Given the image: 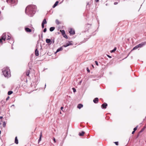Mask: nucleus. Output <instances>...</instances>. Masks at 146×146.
<instances>
[{
  "mask_svg": "<svg viewBox=\"0 0 146 146\" xmlns=\"http://www.w3.org/2000/svg\"><path fill=\"white\" fill-rule=\"evenodd\" d=\"M98 101V98H95L93 100V102L95 103H97Z\"/></svg>",
  "mask_w": 146,
  "mask_h": 146,
  "instance_id": "nucleus-11",
  "label": "nucleus"
},
{
  "mask_svg": "<svg viewBox=\"0 0 146 146\" xmlns=\"http://www.w3.org/2000/svg\"><path fill=\"white\" fill-rule=\"evenodd\" d=\"M116 47H115V48H113V50H111V53L113 52L116 51Z\"/></svg>",
  "mask_w": 146,
  "mask_h": 146,
  "instance_id": "nucleus-25",
  "label": "nucleus"
},
{
  "mask_svg": "<svg viewBox=\"0 0 146 146\" xmlns=\"http://www.w3.org/2000/svg\"><path fill=\"white\" fill-rule=\"evenodd\" d=\"M43 31L44 33L46 32V28H44Z\"/></svg>",
  "mask_w": 146,
  "mask_h": 146,
  "instance_id": "nucleus-37",
  "label": "nucleus"
},
{
  "mask_svg": "<svg viewBox=\"0 0 146 146\" xmlns=\"http://www.w3.org/2000/svg\"><path fill=\"white\" fill-rule=\"evenodd\" d=\"M63 36L65 38H68V37L66 35V34H64V35H63Z\"/></svg>",
  "mask_w": 146,
  "mask_h": 146,
  "instance_id": "nucleus-28",
  "label": "nucleus"
},
{
  "mask_svg": "<svg viewBox=\"0 0 146 146\" xmlns=\"http://www.w3.org/2000/svg\"><path fill=\"white\" fill-rule=\"evenodd\" d=\"M8 37L7 39V40H11V37L9 36V35H7Z\"/></svg>",
  "mask_w": 146,
  "mask_h": 146,
  "instance_id": "nucleus-30",
  "label": "nucleus"
},
{
  "mask_svg": "<svg viewBox=\"0 0 146 146\" xmlns=\"http://www.w3.org/2000/svg\"><path fill=\"white\" fill-rule=\"evenodd\" d=\"M92 66L94 68V66L93 65H92Z\"/></svg>",
  "mask_w": 146,
  "mask_h": 146,
  "instance_id": "nucleus-53",
  "label": "nucleus"
},
{
  "mask_svg": "<svg viewBox=\"0 0 146 146\" xmlns=\"http://www.w3.org/2000/svg\"><path fill=\"white\" fill-rule=\"evenodd\" d=\"M87 70L88 72H90V70L88 68H87Z\"/></svg>",
  "mask_w": 146,
  "mask_h": 146,
  "instance_id": "nucleus-41",
  "label": "nucleus"
},
{
  "mask_svg": "<svg viewBox=\"0 0 146 146\" xmlns=\"http://www.w3.org/2000/svg\"><path fill=\"white\" fill-rule=\"evenodd\" d=\"M139 48V47L138 45H137L136 46H135V47H134L133 48L132 50L137 49Z\"/></svg>",
  "mask_w": 146,
  "mask_h": 146,
  "instance_id": "nucleus-21",
  "label": "nucleus"
},
{
  "mask_svg": "<svg viewBox=\"0 0 146 146\" xmlns=\"http://www.w3.org/2000/svg\"><path fill=\"white\" fill-rule=\"evenodd\" d=\"M114 143L117 145H118V142H114Z\"/></svg>",
  "mask_w": 146,
  "mask_h": 146,
  "instance_id": "nucleus-35",
  "label": "nucleus"
},
{
  "mask_svg": "<svg viewBox=\"0 0 146 146\" xmlns=\"http://www.w3.org/2000/svg\"><path fill=\"white\" fill-rule=\"evenodd\" d=\"M6 123H5V121H4L3 122V127H5V126H6Z\"/></svg>",
  "mask_w": 146,
  "mask_h": 146,
  "instance_id": "nucleus-33",
  "label": "nucleus"
},
{
  "mask_svg": "<svg viewBox=\"0 0 146 146\" xmlns=\"http://www.w3.org/2000/svg\"><path fill=\"white\" fill-rule=\"evenodd\" d=\"M59 2L58 1H56L55 2L54 4L53 5L52 7L53 8H55L58 4Z\"/></svg>",
  "mask_w": 146,
  "mask_h": 146,
  "instance_id": "nucleus-13",
  "label": "nucleus"
},
{
  "mask_svg": "<svg viewBox=\"0 0 146 146\" xmlns=\"http://www.w3.org/2000/svg\"><path fill=\"white\" fill-rule=\"evenodd\" d=\"M95 62L96 64V65H97L98 66V62L97 61H95Z\"/></svg>",
  "mask_w": 146,
  "mask_h": 146,
  "instance_id": "nucleus-38",
  "label": "nucleus"
},
{
  "mask_svg": "<svg viewBox=\"0 0 146 146\" xmlns=\"http://www.w3.org/2000/svg\"><path fill=\"white\" fill-rule=\"evenodd\" d=\"M135 131H134L133 130V131L132 132V134H133L134 133H135Z\"/></svg>",
  "mask_w": 146,
  "mask_h": 146,
  "instance_id": "nucleus-45",
  "label": "nucleus"
},
{
  "mask_svg": "<svg viewBox=\"0 0 146 146\" xmlns=\"http://www.w3.org/2000/svg\"><path fill=\"white\" fill-rule=\"evenodd\" d=\"M72 89L74 92H75L76 91V89L74 88H72Z\"/></svg>",
  "mask_w": 146,
  "mask_h": 146,
  "instance_id": "nucleus-34",
  "label": "nucleus"
},
{
  "mask_svg": "<svg viewBox=\"0 0 146 146\" xmlns=\"http://www.w3.org/2000/svg\"><path fill=\"white\" fill-rule=\"evenodd\" d=\"M54 40L53 41V43H54Z\"/></svg>",
  "mask_w": 146,
  "mask_h": 146,
  "instance_id": "nucleus-52",
  "label": "nucleus"
},
{
  "mask_svg": "<svg viewBox=\"0 0 146 146\" xmlns=\"http://www.w3.org/2000/svg\"><path fill=\"white\" fill-rule=\"evenodd\" d=\"M83 107V105L82 104H79L77 106V108L79 109H81Z\"/></svg>",
  "mask_w": 146,
  "mask_h": 146,
  "instance_id": "nucleus-12",
  "label": "nucleus"
},
{
  "mask_svg": "<svg viewBox=\"0 0 146 146\" xmlns=\"http://www.w3.org/2000/svg\"><path fill=\"white\" fill-rule=\"evenodd\" d=\"M85 133L84 132L82 131L81 133H79V135L80 136H83L84 135V134Z\"/></svg>",
  "mask_w": 146,
  "mask_h": 146,
  "instance_id": "nucleus-15",
  "label": "nucleus"
},
{
  "mask_svg": "<svg viewBox=\"0 0 146 146\" xmlns=\"http://www.w3.org/2000/svg\"><path fill=\"white\" fill-rule=\"evenodd\" d=\"M1 104H2V106L3 107L5 104V102L3 100L1 101Z\"/></svg>",
  "mask_w": 146,
  "mask_h": 146,
  "instance_id": "nucleus-20",
  "label": "nucleus"
},
{
  "mask_svg": "<svg viewBox=\"0 0 146 146\" xmlns=\"http://www.w3.org/2000/svg\"><path fill=\"white\" fill-rule=\"evenodd\" d=\"M10 44H11L12 43L13 44L14 42V41L13 39H11L9 41V42Z\"/></svg>",
  "mask_w": 146,
  "mask_h": 146,
  "instance_id": "nucleus-24",
  "label": "nucleus"
},
{
  "mask_svg": "<svg viewBox=\"0 0 146 146\" xmlns=\"http://www.w3.org/2000/svg\"><path fill=\"white\" fill-rule=\"evenodd\" d=\"M25 30L27 32H31L32 31L31 30V29H29L28 28L26 27L25 28Z\"/></svg>",
  "mask_w": 146,
  "mask_h": 146,
  "instance_id": "nucleus-9",
  "label": "nucleus"
},
{
  "mask_svg": "<svg viewBox=\"0 0 146 146\" xmlns=\"http://www.w3.org/2000/svg\"><path fill=\"white\" fill-rule=\"evenodd\" d=\"M53 141H54V143H56V139H55L54 138H53Z\"/></svg>",
  "mask_w": 146,
  "mask_h": 146,
  "instance_id": "nucleus-42",
  "label": "nucleus"
},
{
  "mask_svg": "<svg viewBox=\"0 0 146 146\" xmlns=\"http://www.w3.org/2000/svg\"><path fill=\"white\" fill-rule=\"evenodd\" d=\"M62 47H63L62 46V47H60V48H58L57 50H56V53H57V52H59L60 51L62 50V49H63Z\"/></svg>",
  "mask_w": 146,
  "mask_h": 146,
  "instance_id": "nucleus-14",
  "label": "nucleus"
},
{
  "mask_svg": "<svg viewBox=\"0 0 146 146\" xmlns=\"http://www.w3.org/2000/svg\"><path fill=\"white\" fill-rule=\"evenodd\" d=\"M42 23L43 24H46L47 23L46 21V19H44L42 21Z\"/></svg>",
  "mask_w": 146,
  "mask_h": 146,
  "instance_id": "nucleus-22",
  "label": "nucleus"
},
{
  "mask_svg": "<svg viewBox=\"0 0 146 146\" xmlns=\"http://www.w3.org/2000/svg\"><path fill=\"white\" fill-rule=\"evenodd\" d=\"M46 43H50L51 41L50 39L47 38L46 39Z\"/></svg>",
  "mask_w": 146,
  "mask_h": 146,
  "instance_id": "nucleus-19",
  "label": "nucleus"
},
{
  "mask_svg": "<svg viewBox=\"0 0 146 146\" xmlns=\"http://www.w3.org/2000/svg\"><path fill=\"white\" fill-rule=\"evenodd\" d=\"M56 24L58 25L60 23L59 22V21L57 19L56 20Z\"/></svg>",
  "mask_w": 146,
  "mask_h": 146,
  "instance_id": "nucleus-29",
  "label": "nucleus"
},
{
  "mask_svg": "<svg viewBox=\"0 0 146 146\" xmlns=\"http://www.w3.org/2000/svg\"><path fill=\"white\" fill-rule=\"evenodd\" d=\"M11 48H12V49H13V46H12Z\"/></svg>",
  "mask_w": 146,
  "mask_h": 146,
  "instance_id": "nucleus-51",
  "label": "nucleus"
},
{
  "mask_svg": "<svg viewBox=\"0 0 146 146\" xmlns=\"http://www.w3.org/2000/svg\"><path fill=\"white\" fill-rule=\"evenodd\" d=\"M36 9V5H28L26 8L25 12L29 16L33 17L35 14Z\"/></svg>",
  "mask_w": 146,
  "mask_h": 146,
  "instance_id": "nucleus-1",
  "label": "nucleus"
},
{
  "mask_svg": "<svg viewBox=\"0 0 146 146\" xmlns=\"http://www.w3.org/2000/svg\"><path fill=\"white\" fill-rule=\"evenodd\" d=\"M2 72L4 76L7 78L10 77L11 75L10 70L8 68L6 67L3 68Z\"/></svg>",
  "mask_w": 146,
  "mask_h": 146,
  "instance_id": "nucleus-2",
  "label": "nucleus"
},
{
  "mask_svg": "<svg viewBox=\"0 0 146 146\" xmlns=\"http://www.w3.org/2000/svg\"><path fill=\"white\" fill-rule=\"evenodd\" d=\"M64 109V108H63V107H61V109L62 110V109Z\"/></svg>",
  "mask_w": 146,
  "mask_h": 146,
  "instance_id": "nucleus-46",
  "label": "nucleus"
},
{
  "mask_svg": "<svg viewBox=\"0 0 146 146\" xmlns=\"http://www.w3.org/2000/svg\"><path fill=\"white\" fill-rule=\"evenodd\" d=\"M138 125H137V126H136V127H135L134 129H133V130L134 131H135L137 129V127H138Z\"/></svg>",
  "mask_w": 146,
  "mask_h": 146,
  "instance_id": "nucleus-31",
  "label": "nucleus"
},
{
  "mask_svg": "<svg viewBox=\"0 0 146 146\" xmlns=\"http://www.w3.org/2000/svg\"><path fill=\"white\" fill-rule=\"evenodd\" d=\"M146 44V42H142L137 45L139 48H141L143 46Z\"/></svg>",
  "mask_w": 146,
  "mask_h": 146,
  "instance_id": "nucleus-4",
  "label": "nucleus"
},
{
  "mask_svg": "<svg viewBox=\"0 0 146 146\" xmlns=\"http://www.w3.org/2000/svg\"><path fill=\"white\" fill-rule=\"evenodd\" d=\"M108 104L106 103H104L101 106V108L102 109H106L107 108Z\"/></svg>",
  "mask_w": 146,
  "mask_h": 146,
  "instance_id": "nucleus-5",
  "label": "nucleus"
},
{
  "mask_svg": "<svg viewBox=\"0 0 146 146\" xmlns=\"http://www.w3.org/2000/svg\"><path fill=\"white\" fill-rule=\"evenodd\" d=\"M14 106V104H13L11 106V107H12V106Z\"/></svg>",
  "mask_w": 146,
  "mask_h": 146,
  "instance_id": "nucleus-48",
  "label": "nucleus"
},
{
  "mask_svg": "<svg viewBox=\"0 0 146 146\" xmlns=\"http://www.w3.org/2000/svg\"><path fill=\"white\" fill-rule=\"evenodd\" d=\"M41 37H43V35H42V34L41 35Z\"/></svg>",
  "mask_w": 146,
  "mask_h": 146,
  "instance_id": "nucleus-49",
  "label": "nucleus"
},
{
  "mask_svg": "<svg viewBox=\"0 0 146 146\" xmlns=\"http://www.w3.org/2000/svg\"><path fill=\"white\" fill-rule=\"evenodd\" d=\"M35 55L36 56H38L39 55V52L37 48H36L35 50Z\"/></svg>",
  "mask_w": 146,
  "mask_h": 146,
  "instance_id": "nucleus-10",
  "label": "nucleus"
},
{
  "mask_svg": "<svg viewBox=\"0 0 146 146\" xmlns=\"http://www.w3.org/2000/svg\"><path fill=\"white\" fill-rule=\"evenodd\" d=\"M7 34L6 33H4L1 36L0 38V43H1L2 44L3 43L2 40L5 41L6 38Z\"/></svg>",
  "mask_w": 146,
  "mask_h": 146,
  "instance_id": "nucleus-3",
  "label": "nucleus"
},
{
  "mask_svg": "<svg viewBox=\"0 0 146 146\" xmlns=\"http://www.w3.org/2000/svg\"><path fill=\"white\" fill-rule=\"evenodd\" d=\"M81 81H80V83H81Z\"/></svg>",
  "mask_w": 146,
  "mask_h": 146,
  "instance_id": "nucleus-54",
  "label": "nucleus"
},
{
  "mask_svg": "<svg viewBox=\"0 0 146 146\" xmlns=\"http://www.w3.org/2000/svg\"><path fill=\"white\" fill-rule=\"evenodd\" d=\"M69 33L70 35H74L75 34V31L72 29H70Z\"/></svg>",
  "mask_w": 146,
  "mask_h": 146,
  "instance_id": "nucleus-6",
  "label": "nucleus"
},
{
  "mask_svg": "<svg viewBox=\"0 0 146 146\" xmlns=\"http://www.w3.org/2000/svg\"><path fill=\"white\" fill-rule=\"evenodd\" d=\"M60 31L61 32V33L62 36L63 35H64V34H65V31L64 30H61Z\"/></svg>",
  "mask_w": 146,
  "mask_h": 146,
  "instance_id": "nucleus-23",
  "label": "nucleus"
},
{
  "mask_svg": "<svg viewBox=\"0 0 146 146\" xmlns=\"http://www.w3.org/2000/svg\"><path fill=\"white\" fill-rule=\"evenodd\" d=\"M44 24L42 23V28H43L44 27Z\"/></svg>",
  "mask_w": 146,
  "mask_h": 146,
  "instance_id": "nucleus-36",
  "label": "nucleus"
},
{
  "mask_svg": "<svg viewBox=\"0 0 146 146\" xmlns=\"http://www.w3.org/2000/svg\"><path fill=\"white\" fill-rule=\"evenodd\" d=\"M14 0H11V2L12 3H13L14 2Z\"/></svg>",
  "mask_w": 146,
  "mask_h": 146,
  "instance_id": "nucleus-44",
  "label": "nucleus"
},
{
  "mask_svg": "<svg viewBox=\"0 0 146 146\" xmlns=\"http://www.w3.org/2000/svg\"><path fill=\"white\" fill-rule=\"evenodd\" d=\"M90 3L89 2H88L87 3V4L86 5V7L87 8H89L90 7Z\"/></svg>",
  "mask_w": 146,
  "mask_h": 146,
  "instance_id": "nucleus-27",
  "label": "nucleus"
},
{
  "mask_svg": "<svg viewBox=\"0 0 146 146\" xmlns=\"http://www.w3.org/2000/svg\"><path fill=\"white\" fill-rule=\"evenodd\" d=\"M118 4V3L117 2H115L114 3V5H116Z\"/></svg>",
  "mask_w": 146,
  "mask_h": 146,
  "instance_id": "nucleus-43",
  "label": "nucleus"
},
{
  "mask_svg": "<svg viewBox=\"0 0 146 146\" xmlns=\"http://www.w3.org/2000/svg\"><path fill=\"white\" fill-rule=\"evenodd\" d=\"M72 43H71L70 42H68L66 44L63 45L62 47H66L70 45H72Z\"/></svg>",
  "mask_w": 146,
  "mask_h": 146,
  "instance_id": "nucleus-8",
  "label": "nucleus"
},
{
  "mask_svg": "<svg viewBox=\"0 0 146 146\" xmlns=\"http://www.w3.org/2000/svg\"><path fill=\"white\" fill-rule=\"evenodd\" d=\"M99 0H96V2H98V1H99Z\"/></svg>",
  "mask_w": 146,
  "mask_h": 146,
  "instance_id": "nucleus-47",
  "label": "nucleus"
},
{
  "mask_svg": "<svg viewBox=\"0 0 146 146\" xmlns=\"http://www.w3.org/2000/svg\"><path fill=\"white\" fill-rule=\"evenodd\" d=\"M55 27H52L50 28V31L51 32L53 31L55 29Z\"/></svg>",
  "mask_w": 146,
  "mask_h": 146,
  "instance_id": "nucleus-18",
  "label": "nucleus"
},
{
  "mask_svg": "<svg viewBox=\"0 0 146 146\" xmlns=\"http://www.w3.org/2000/svg\"><path fill=\"white\" fill-rule=\"evenodd\" d=\"M146 128V127H144L141 130V131H140V132H142V131H143L145 129V128Z\"/></svg>",
  "mask_w": 146,
  "mask_h": 146,
  "instance_id": "nucleus-32",
  "label": "nucleus"
},
{
  "mask_svg": "<svg viewBox=\"0 0 146 146\" xmlns=\"http://www.w3.org/2000/svg\"><path fill=\"white\" fill-rule=\"evenodd\" d=\"M13 93V92L11 91H9L8 92V95H10Z\"/></svg>",
  "mask_w": 146,
  "mask_h": 146,
  "instance_id": "nucleus-26",
  "label": "nucleus"
},
{
  "mask_svg": "<svg viewBox=\"0 0 146 146\" xmlns=\"http://www.w3.org/2000/svg\"><path fill=\"white\" fill-rule=\"evenodd\" d=\"M15 143L16 144H18V140L17 139V137H16L15 139Z\"/></svg>",
  "mask_w": 146,
  "mask_h": 146,
  "instance_id": "nucleus-17",
  "label": "nucleus"
},
{
  "mask_svg": "<svg viewBox=\"0 0 146 146\" xmlns=\"http://www.w3.org/2000/svg\"><path fill=\"white\" fill-rule=\"evenodd\" d=\"M29 70H28L26 71V74L27 76H29V74L30 72V70L31 69V68L30 66L29 67Z\"/></svg>",
  "mask_w": 146,
  "mask_h": 146,
  "instance_id": "nucleus-7",
  "label": "nucleus"
},
{
  "mask_svg": "<svg viewBox=\"0 0 146 146\" xmlns=\"http://www.w3.org/2000/svg\"><path fill=\"white\" fill-rule=\"evenodd\" d=\"M45 87L46 86V84H45Z\"/></svg>",
  "mask_w": 146,
  "mask_h": 146,
  "instance_id": "nucleus-55",
  "label": "nucleus"
},
{
  "mask_svg": "<svg viewBox=\"0 0 146 146\" xmlns=\"http://www.w3.org/2000/svg\"><path fill=\"white\" fill-rule=\"evenodd\" d=\"M2 118H3V117H2V116H1L0 117V118H1V119Z\"/></svg>",
  "mask_w": 146,
  "mask_h": 146,
  "instance_id": "nucleus-50",
  "label": "nucleus"
},
{
  "mask_svg": "<svg viewBox=\"0 0 146 146\" xmlns=\"http://www.w3.org/2000/svg\"><path fill=\"white\" fill-rule=\"evenodd\" d=\"M9 98H10V97H9V96H8V97H7V98H6V100L7 101V100H8L9 99Z\"/></svg>",
  "mask_w": 146,
  "mask_h": 146,
  "instance_id": "nucleus-39",
  "label": "nucleus"
},
{
  "mask_svg": "<svg viewBox=\"0 0 146 146\" xmlns=\"http://www.w3.org/2000/svg\"><path fill=\"white\" fill-rule=\"evenodd\" d=\"M107 56H108V57H109V58H111V56H110V55H107Z\"/></svg>",
  "mask_w": 146,
  "mask_h": 146,
  "instance_id": "nucleus-40",
  "label": "nucleus"
},
{
  "mask_svg": "<svg viewBox=\"0 0 146 146\" xmlns=\"http://www.w3.org/2000/svg\"><path fill=\"white\" fill-rule=\"evenodd\" d=\"M42 136V132H41L40 133V137H39V139L38 140V142H39L41 140Z\"/></svg>",
  "mask_w": 146,
  "mask_h": 146,
  "instance_id": "nucleus-16",
  "label": "nucleus"
}]
</instances>
